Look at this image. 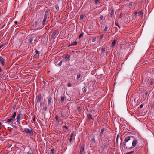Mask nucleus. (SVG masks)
<instances>
[{
	"mask_svg": "<svg viewBox=\"0 0 154 154\" xmlns=\"http://www.w3.org/2000/svg\"><path fill=\"white\" fill-rule=\"evenodd\" d=\"M131 136H128L125 137L124 140L125 142H123L121 143V147L122 149H124L125 150L127 149H131L135 147L138 141L137 140L135 139L133 140L132 143V145L131 147L128 148L126 146V142H128L131 139Z\"/></svg>",
	"mask_w": 154,
	"mask_h": 154,
	"instance_id": "obj_1",
	"label": "nucleus"
},
{
	"mask_svg": "<svg viewBox=\"0 0 154 154\" xmlns=\"http://www.w3.org/2000/svg\"><path fill=\"white\" fill-rule=\"evenodd\" d=\"M23 119V115L21 113H19L17 115V122L19 124L20 121Z\"/></svg>",
	"mask_w": 154,
	"mask_h": 154,
	"instance_id": "obj_2",
	"label": "nucleus"
},
{
	"mask_svg": "<svg viewBox=\"0 0 154 154\" xmlns=\"http://www.w3.org/2000/svg\"><path fill=\"white\" fill-rule=\"evenodd\" d=\"M24 131L26 133L28 134L30 136H32L33 135V132L31 130L25 128L24 129Z\"/></svg>",
	"mask_w": 154,
	"mask_h": 154,
	"instance_id": "obj_3",
	"label": "nucleus"
},
{
	"mask_svg": "<svg viewBox=\"0 0 154 154\" xmlns=\"http://www.w3.org/2000/svg\"><path fill=\"white\" fill-rule=\"evenodd\" d=\"M147 82L148 83H146V84L149 87L154 84V79L152 78L149 79Z\"/></svg>",
	"mask_w": 154,
	"mask_h": 154,
	"instance_id": "obj_4",
	"label": "nucleus"
},
{
	"mask_svg": "<svg viewBox=\"0 0 154 154\" xmlns=\"http://www.w3.org/2000/svg\"><path fill=\"white\" fill-rule=\"evenodd\" d=\"M50 11V9L49 8H48L46 10L44 14V18H45V19H47L48 17L49 18L48 15L49 14Z\"/></svg>",
	"mask_w": 154,
	"mask_h": 154,
	"instance_id": "obj_5",
	"label": "nucleus"
},
{
	"mask_svg": "<svg viewBox=\"0 0 154 154\" xmlns=\"http://www.w3.org/2000/svg\"><path fill=\"white\" fill-rule=\"evenodd\" d=\"M60 114L61 115V116L63 118L65 119H66L67 116L65 112L64 111H63L60 113Z\"/></svg>",
	"mask_w": 154,
	"mask_h": 154,
	"instance_id": "obj_6",
	"label": "nucleus"
},
{
	"mask_svg": "<svg viewBox=\"0 0 154 154\" xmlns=\"http://www.w3.org/2000/svg\"><path fill=\"white\" fill-rule=\"evenodd\" d=\"M48 105H51L52 102V98L50 96H49L48 97Z\"/></svg>",
	"mask_w": 154,
	"mask_h": 154,
	"instance_id": "obj_7",
	"label": "nucleus"
},
{
	"mask_svg": "<svg viewBox=\"0 0 154 154\" xmlns=\"http://www.w3.org/2000/svg\"><path fill=\"white\" fill-rule=\"evenodd\" d=\"M85 145L84 144H82L80 148V152L81 154H82L84 150V148H85Z\"/></svg>",
	"mask_w": 154,
	"mask_h": 154,
	"instance_id": "obj_8",
	"label": "nucleus"
},
{
	"mask_svg": "<svg viewBox=\"0 0 154 154\" xmlns=\"http://www.w3.org/2000/svg\"><path fill=\"white\" fill-rule=\"evenodd\" d=\"M0 61L1 64L4 66L5 64V60L1 56H0Z\"/></svg>",
	"mask_w": 154,
	"mask_h": 154,
	"instance_id": "obj_9",
	"label": "nucleus"
},
{
	"mask_svg": "<svg viewBox=\"0 0 154 154\" xmlns=\"http://www.w3.org/2000/svg\"><path fill=\"white\" fill-rule=\"evenodd\" d=\"M110 14L111 15V17H113L115 19V17H114V9L111 8L110 10Z\"/></svg>",
	"mask_w": 154,
	"mask_h": 154,
	"instance_id": "obj_10",
	"label": "nucleus"
},
{
	"mask_svg": "<svg viewBox=\"0 0 154 154\" xmlns=\"http://www.w3.org/2000/svg\"><path fill=\"white\" fill-rule=\"evenodd\" d=\"M57 31H54L51 36V39H54V37L57 35Z\"/></svg>",
	"mask_w": 154,
	"mask_h": 154,
	"instance_id": "obj_11",
	"label": "nucleus"
},
{
	"mask_svg": "<svg viewBox=\"0 0 154 154\" xmlns=\"http://www.w3.org/2000/svg\"><path fill=\"white\" fill-rule=\"evenodd\" d=\"M69 59L70 56L68 54H66V55L65 57V60L66 61H69Z\"/></svg>",
	"mask_w": 154,
	"mask_h": 154,
	"instance_id": "obj_12",
	"label": "nucleus"
},
{
	"mask_svg": "<svg viewBox=\"0 0 154 154\" xmlns=\"http://www.w3.org/2000/svg\"><path fill=\"white\" fill-rule=\"evenodd\" d=\"M78 42L76 40H75L71 44H70L69 46H76L77 45Z\"/></svg>",
	"mask_w": 154,
	"mask_h": 154,
	"instance_id": "obj_13",
	"label": "nucleus"
},
{
	"mask_svg": "<svg viewBox=\"0 0 154 154\" xmlns=\"http://www.w3.org/2000/svg\"><path fill=\"white\" fill-rule=\"evenodd\" d=\"M39 23H40L38 22V21H35V27L37 28V29L39 27Z\"/></svg>",
	"mask_w": 154,
	"mask_h": 154,
	"instance_id": "obj_14",
	"label": "nucleus"
},
{
	"mask_svg": "<svg viewBox=\"0 0 154 154\" xmlns=\"http://www.w3.org/2000/svg\"><path fill=\"white\" fill-rule=\"evenodd\" d=\"M87 116L89 120L92 119L93 120H94L91 115L90 114H87Z\"/></svg>",
	"mask_w": 154,
	"mask_h": 154,
	"instance_id": "obj_15",
	"label": "nucleus"
},
{
	"mask_svg": "<svg viewBox=\"0 0 154 154\" xmlns=\"http://www.w3.org/2000/svg\"><path fill=\"white\" fill-rule=\"evenodd\" d=\"M42 99V97L41 95L40 94L38 97V99H37V102L40 103L41 102Z\"/></svg>",
	"mask_w": 154,
	"mask_h": 154,
	"instance_id": "obj_16",
	"label": "nucleus"
},
{
	"mask_svg": "<svg viewBox=\"0 0 154 154\" xmlns=\"http://www.w3.org/2000/svg\"><path fill=\"white\" fill-rule=\"evenodd\" d=\"M116 42V39H114L113 40L111 44V47H113L115 45Z\"/></svg>",
	"mask_w": 154,
	"mask_h": 154,
	"instance_id": "obj_17",
	"label": "nucleus"
},
{
	"mask_svg": "<svg viewBox=\"0 0 154 154\" xmlns=\"http://www.w3.org/2000/svg\"><path fill=\"white\" fill-rule=\"evenodd\" d=\"M138 15L140 16V17H142L143 16V11H140L138 13Z\"/></svg>",
	"mask_w": 154,
	"mask_h": 154,
	"instance_id": "obj_18",
	"label": "nucleus"
},
{
	"mask_svg": "<svg viewBox=\"0 0 154 154\" xmlns=\"http://www.w3.org/2000/svg\"><path fill=\"white\" fill-rule=\"evenodd\" d=\"M33 41H35V40L34 39V38L33 37L30 38L29 41V43L30 44H32L33 43L32 42Z\"/></svg>",
	"mask_w": 154,
	"mask_h": 154,
	"instance_id": "obj_19",
	"label": "nucleus"
},
{
	"mask_svg": "<svg viewBox=\"0 0 154 154\" xmlns=\"http://www.w3.org/2000/svg\"><path fill=\"white\" fill-rule=\"evenodd\" d=\"M59 118L58 116L57 115H56L55 117L56 121L59 123V122H60V120H59Z\"/></svg>",
	"mask_w": 154,
	"mask_h": 154,
	"instance_id": "obj_20",
	"label": "nucleus"
},
{
	"mask_svg": "<svg viewBox=\"0 0 154 154\" xmlns=\"http://www.w3.org/2000/svg\"><path fill=\"white\" fill-rule=\"evenodd\" d=\"M14 120L13 118H10V119H7V120L6 121L8 123H10V122H13L14 121Z\"/></svg>",
	"mask_w": 154,
	"mask_h": 154,
	"instance_id": "obj_21",
	"label": "nucleus"
},
{
	"mask_svg": "<svg viewBox=\"0 0 154 154\" xmlns=\"http://www.w3.org/2000/svg\"><path fill=\"white\" fill-rule=\"evenodd\" d=\"M106 146L105 144H104L102 146V150H106Z\"/></svg>",
	"mask_w": 154,
	"mask_h": 154,
	"instance_id": "obj_22",
	"label": "nucleus"
},
{
	"mask_svg": "<svg viewBox=\"0 0 154 154\" xmlns=\"http://www.w3.org/2000/svg\"><path fill=\"white\" fill-rule=\"evenodd\" d=\"M16 115V112H14L13 114L11 116V118H13V119L15 118Z\"/></svg>",
	"mask_w": 154,
	"mask_h": 154,
	"instance_id": "obj_23",
	"label": "nucleus"
},
{
	"mask_svg": "<svg viewBox=\"0 0 154 154\" xmlns=\"http://www.w3.org/2000/svg\"><path fill=\"white\" fill-rule=\"evenodd\" d=\"M141 149V146H137L135 148V150L136 151H139Z\"/></svg>",
	"mask_w": 154,
	"mask_h": 154,
	"instance_id": "obj_24",
	"label": "nucleus"
},
{
	"mask_svg": "<svg viewBox=\"0 0 154 154\" xmlns=\"http://www.w3.org/2000/svg\"><path fill=\"white\" fill-rule=\"evenodd\" d=\"M84 17H85L84 15L81 14L80 15V18H79L80 20H82L84 19Z\"/></svg>",
	"mask_w": 154,
	"mask_h": 154,
	"instance_id": "obj_25",
	"label": "nucleus"
},
{
	"mask_svg": "<svg viewBox=\"0 0 154 154\" xmlns=\"http://www.w3.org/2000/svg\"><path fill=\"white\" fill-rule=\"evenodd\" d=\"M104 36V35L103 34H101L100 36V40H99L100 41L102 40Z\"/></svg>",
	"mask_w": 154,
	"mask_h": 154,
	"instance_id": "obj_26",
	"label": "nucleus"
},
{
	"mask_svg": "<svg viewBox=\"0 0 154 154\" xmlns=\"http://www.w3.org/2000/svg\"><path fill=\"white\" fill-rule=\"evenodd\" d=\"M47 19H46V18L45 19V18H44V19L42 22V23L43 25L45 24L46 21V20Z\"/></svg>",
	"mask_w": 154,
	"mask_h": 154,
	"instance_id": "obj_27",
	"label": "nucleus"
},
{
	"mask_svg": "<svg viewBox=\"0 0 154 154\" xmlns=\"http://www.w3.org/2000/svg\"><path fill=\"white\" fill-rule=\"evenodd\" d=\"M104 131H105L104 128H103L101 129V135H100V136H101V135H103V133H104Z\"/></svg>",
	"mask_w": 154,
	"mask_h": 154,
	"instance_id": "obj_28",
	"label": "nucleus"
},
{
	"mask_svg": "<svg viewBox=\"0 0 154 154\" xmlns=\"http://www.w3.org/2000/svg\"><path fill=\"white\" fill-rule=\"evenodd\" d=\"M66 98L64 96H62L61 97V102H63L65 99Z\"/></svg>",
	"mask_w": 154,
	"mask_h": 154,
	"instance_id": "obj_29",
	"label": "nucleus"
},
{
	"mask_svg": "<svg viewBox=\"0 0 154 154\" xmlns=\"http://www.w3.org/2000/svg\"><path fill=\"white\" fill-rule=\"evenodd\" d=\"M105 18L103 15H101L100 18V20L101 21L102 20H104Z\"/></svg>",
	"mask_w": 154,
	"mask_h": 154,
	"instance_id": "obj_30",
	"label": "nucleus"
},
{
	"mask_svg": "<svg viewBox=\"0 0 154 154\" xmlns=\"http://www.w3.org/2000/svg\"><path fill=\"white\" fill-rule=\"evenodd\" d=\"M54 149H51L50 154H54Z\"/></svg>",
	"mask_w": 154,
	"mask_h": 154,
	"instance_id": "obj_31",
	"label": "nucleus"
},
{
	"mask_svg": "<svg viewBox=\"0 0 154 154\" xmlns=\"http://www.w3.org/2000/svg\"><path fill=\"white\" fill-rule=\"evenodd\" d=\"M34 58H35L36 59H38L39 57V55H38L37 54H35L33 56Z\"/></svg>",
	"mask_w": 154,
	"mask_h": 154,
	"instance_id": "obj_32",
	"label": "nucleus"
},
{
	"mask_svg": "<svg viewBox=\"0 0 154 154\" xmlns=\"http://www.w3.org/2000/svg\"><path fill=\"white\" fill-rule=\"evenodd\" d=\"M55 8L56 9L57 11H58L59 9V6L57 4L55 6Z\"/></svg>",
	"mask_w": 154,
	"mask_h": 154,
	"instance_id": "obj_33",
	"label": "nucleus"
},
{
	"mask_svg": "<svg viewBox=\"0 0 154 154\" xmlns=\"http://www.w3.org/2000/svg\"><path fill=\"white\" fill-rule=\"evenodd\" d=\"M81 76V75L80 74H78L77 76V79L78 80L79 79Z\"/></svg>",
	"mask_w": 154,
	"mask_h": 154,
	"instance_id": "obj_34",
	"label": "nucleus"
},
{
	"mask_svg": "<svg viewBox=\"0 0 154 154\" xmlns=\"http://www.w3.org/2000/svg\"><path fill=\"white\" fill-rule=\"evenodd\" d=\"M86 91V88L85 86L83 88V93H85Z\"/></svg>",
	"mask_w": 154,
	"mask_h": 154,
	"instance_id": "obj_35",
	"label": "nucleus"
},
{
	"mask_svg": "<svg viewBox=\"0 0 154 154\" xmlns=\"http://www.w3.org/2000/svg\"><path fill=\"white\" fill-rule=\"evenodd\" d=\"M83 35H84L83 33H82V32H81V33L80 34V35H79V39H80V38L81 37H82V36H83Z\"/></svg>",
	"mask_w": 154,
	"mask_h": 154,
	"instance_id": "obj_36",
	"label": "nucleus"
},
{
	"mask_svg": "<svg viewBox=\"0 0 154 154\" xmlns=\"http://www.w3.org/2000/svg\"><path fill=\"white\" fill-rule=\"evenodd\" d=\"M99 1H100V0H95V1H94L95 3L96 4H97L99 3H100V2H99Z\"/></svg>",
	"mask_w": 154,
	"mask_h": 154,
	"instance_id": "obj_37",
	"label": "nucleus"
},
{
	"mask_svg": "<svg viewBox=\"0 0 154 154\" xmlns=\"http://www.w3.org/2000/svg\"><path fill=\"white\" fill-rule=\"evenodd\" d=\"M92 140L94 143L96 142V140L94 136V137H93V138H92Z\"/></svg>",
	"mask_w": 154,
	"mask_h": 154,
	"instance_id": "obj_38",
	"label": "nucleus"
},
{
	"mask_svg": "<svg viewBox=\"0 0 154 154\" xmlns=\"http://www.w3.org/2000/svg\"><path fill=\"white\" fill-rule=\"evenodd\" d=\"M134 152V151H132L130 152H127V153H125L124 154H131L133 153Z\"/></svg>",
	"mask_w": 154,
	"mask_h": 154,
	"instance_id": "obj_39",
	"label": "nucleus"
},
{
	"mask_svg": "<svg viewBox=\"0 0 154 154\" xmlns=\"http://www.w3.org/2000/svg\"><path fill=\"white\" fill-rule=\"evenodd\" d=\"M119 137V134H118L117 135V137H116V143H118Z\"/></svg>",
	"mask_w": 154,
	"mask_h": 154,
	"instance_id": "obj_40",
	"label": "nucleus"
},
{
	"mask_svg": "<svg viewBox=\"0 0 154 154\" xmlns=\"http://www.w3.org/2000/svg\"><path fill=\"white\" fill-rule=\"evenodd\" d=\"M105 48H103L101 50V51L102 53H103L105 52Z\"/></svg>",
	"mask_w": 154,
	"mask_h": 154,
	"instance_id": "obj_41",
	"label": "nucleus"
},
{
	"mask_svg": "<svg viewBox=\"0 0 154 154\" xmlns=\"http://www.w3.org/2000/svg\"><path fill=\"white\" fill-rule=\"evenodd\" d=\"M108 29V27L107 26H106L105 27L104 31H106Z\"/></svg>",
	"mask_w": 154,
	"mask_h": 154,
	"instance_id": "obj_42",
	"label": "nucleus"
},
{
	"mask_svg": "<svg viewBox=\"0 0 154 154\" xmlns=\"http://www.w3.org/2000/svg\"><path fill=\"white\" fill-rule=\"evenodd\" d=\"M35 53L36 54H38V55H39L40 54L39 52L37 50H35Z\"/></svg>",
	"mask_w": 154,
	"mask_h": 154,
	"instance_id": "obj_43",
	"label": "nucleus"
},
{
	"mask_svg": "<svg viewBox=\"0 0 154 154\" xmlns=\"http://www.w3.org/2000/svg\"><path fill=\"white\" fill-rule=\"evenodd\" d=\"M42 106H43V102H42L41 103H40V108H41V109L42 108Z\"/></svg>",
	"mask_w": 154,
	"mask_h": 154,
	"instance_id": "obj_44",
	"label": "nucleus"
},
{
	"mask_svg": "<svg viewBox=\"0 0 154 154\" xmlns=\"http://www.w3.org/2000/svg\"><path fill=\"white\" fill-rule=\"evenodd\" d=\"M74 134V132H72L71 133V134H70V137L71 138H72V137H73V135Z\"/></svg>",
	"mask_w": 154,
	"mask_h": 154,
	"instance_id": "obj_45",
	"label": "nucleus"
},
{
	"mask_svg": "<svg viewBox=\"0 0 154 154\" xmlns=\"http://www.w3.org/2000/svg\"><path fill=\"white\" fill-rule=\"evenodd\" d=\"M62 61H61L58 64V65L60 66L62 64Z\"/></svg>",
	"mask_w": 154,
	"mask_h": 154,
	"instance_id": "obj_46",
	"label": "nucleus"
},
{
	"mask_svg": "<svg viewBox=\"0 0 154 154\" xmlns=\"http://www.w3.org/2000/svg\"><path fill=\"white\" fill-rule=\"evenodd\" d=\"M115 24H116V26H118V27H119V29L120 28H121L120 26H119L118 24H117V23H116V22H115Z\"/></svg>",
	"mask_w": 154,
	"mask_h": 154,
	"instance_id": "obj_47",
	"label": "nucleus"
},
{
	"mask_svg": "<svg viewBox=\"0 0 154 154\" xmlns=\"http://www.w3.org/2000/svg\"><path fill=\"white\" fill-rule=\"evenodd\" d=\"M63 128L65 129H66L67 130H68V128L66 126H64L63 127Z\"/></svg>",
	"mask_w": 154,
	"mask_h": 154,
	"instance_id": "obj_48",
	"label": "nucleus"
},
{
	"mask_svg": "<svg viewBox=\"0 0 154 154\" xmlns=\"http://www.w3.org/2000/svg\"><path fill=\"white\" fill-rule=\"evenodd\" d=\"M96 40V38H94L92 40V42H94Z\"/></svg>",
	"mask_w": 154,
	"mask_h": 154,
	"instance_id": "obj_49",
	"label": "nucleus"
},
{
	"mask_svg": "<svg viewBox=\"0 0 154 154\" xmlns=\"http://www.w3.org/2000/svg\"><path fill=\"white\" fill-rule=\"evenodd\" d=\"M151 109H154V105L153 104V105H152L151 106Z\"/></svg>",
	"mask_w": 154,
	"mask_h": 154,
	"instance_id": "obj_50",
	"label": "nucleus"
},
{
	"mask_svg": "<svg viewBox=\"0 0 154 154\" xmlns=\"http://www.w3.org/2000/svg\"><path fill=\"white\" fill-rule=\"evenodd\" d=\"M67 85L68 87H70L71 86V85L70 83L67 84Z\"/></svg>",
	"mask_w": 154,
	"mask_h": 154,
	"instance_id": "obj_51",
	"label": "nucleus"
},
{
	"mask_svg": "<svg viewBox=\"0 0 154 154\" xmlns=\"http://www.w3.org/2000/svg\"><path fill=\"white\" fill-rule=\"evenodd\" d=\"M132 4V2H130L129 4V6H131Z\"/></svg>",
	"mask_w": 154,
	"mask_h": 154,
	"instance_id": "obj_52",
	"label": "nucleus"
},
{
	"mask_svg": "<svg viewBox=\"0 0 154 154\" xmlns=\"http://www.w3.org/2000/svg\"><path fill=\"white\" fill-rule=\"evenodd\" d=\"M27 154H32V153L30 151H29L27 152Z\"/></svg>",
	"mask_w": 154,
	"mask_h": 154,
	"instance_id": "obj_53",
	"label": "nucleus"
},
{
	"mask_svg": "<svg viewBox=\"0 0 154 154\" xmlns=\"http://www.w3.org/2000/svg\"><path fill=\"white\" fill-rule=\"evenodd\" d=\"M4 45H2L0 46V49L1 48H2V47L4 46Z\"/></svg>",
	"mask_w": 154,
	"mask_h": 154,
	"instance_id": "obj_54",
	"label": "nucleus"
},
{
	"mask_svg": "<svg viewBox=\"0 0 154 154\" xmlns=\"http://www.w3.org/2000/svg\"><path fill=\"white\" fill-rule=\"evenodd\" d=\"M72 138H71V137H70V139H69V142H71V141H72Z\"/></svg>",
	"mask_w": 154,
	"mask_h": 154,
	"instance_id": "obj_55",
	"label": "nucleus"
},
{
	"mask_svg": "<svg viewBox=\"0 0 154 154\" xmlns=\"http://www.w3.org/2000/svg\"><path fill=\"white\" fill-rule=\"evenodd\" d=\"M44 110L45 111L46 110H47V107L45 106V108H44Z\"/></svg>",
	"mask_w": 154,
	"mask_h": 154,
	"instance_id": "obj_56",
	"label": "nucleus"
},
{
	"mask_svg": "<svg viewBox=\"0 0 154 154\" xmlns=\"http://www.w3.org/2000/svg\"><path fill=\"white\" fill-rule=\"evenodd\" d=\"M143 105H142V104H141V105H140V107L141 108H143Z\"/></svg>",
	"mask_w": 154,
	"mask_h": 154,
	"instance_id": "obj_57",
	"label": "nucleus"
},
{
	"mask_svg": "<svg viewBox=\"0 0 154 154\" xmlns=\"http://www.w3.org/2000/svg\"><path fill=\"white\" fill-rule=\"evenodd\" d=\"M35 117H34L33 119V120L34 122H35Z\"/></svg>",
	"mask_w": 154,
	"mask_h": 154,
	"instance_id": "obj_58",
	"label": "nucleus"
},
{
	"mask_svg": "<svg viewBox=\"0 0 154 154\" xmlns=\"http://www.w3.org/2000/svg\"><path fill=\"white\" fill-rule=\"evenodd\" d=\"M14 23H15V24H17V23H18V22H17V21H15V22H14Z\"/></svg>",
	"mask_w": 154,
	"mask_h": 154,
	"instance_id": "obj_59",
	"label": "nucleus"
},
{
	"mask_svg": "<svg viewBox=\"0 0 154 154\" xmlns=\"http://www.w3.org/2000/svg\"><path fill=\"white\" fill-rule=\"evenodd\" d=\"M148 93V92L147 91H146L145 93V94L146 95H147V94Z\"/></svg>",
	"mask_w": 154,
	"mask_h": 154,
	"instance_id": "obj_60",
	"label": "nucleus"
},
{
	"mask_svg": "<svg viewBox=\"0 0 154 154\" xmlns=\"http://www.w3.org/2000/svg\"><path fill=\"white\" fill-rule=\"evenodd\" d=\"M77 109H78V110H80V107H79V106H78L77 107Z\"/></svg>",
	"mask_w": 154,
	"mask_h": 154,
	"instance_id": "obj_61",
	"label": "nucleus"
},
{
	"mask_svg": "<svg viewBox=\"0 0 154 154\" xmlns=\"http://www.w3.org/2000/svg\"><path fill=\"white\" fill-rule=\"evenodd\" d=\"M1 122H0V129L1 128Z\"/></svg>",
	"mask_w": 154,
	"mask_h": 154,
	"instance_id": "obj_62",
	"label": "nucleus"
},
{
	"mask_svg": "<svg viewBox=\"0 0 154 154\" xmlns=\"http://www.w3.org/2000/svg\"><path fill=\"white\" fill-rule=\"evenodd\" d=\"M2 71V69H1V68L0 66V72H1Z\"/></svg>",
	"mask_w": 154,
	"mask_h": 154,
	"instance_id": "obj_63",
	"label": "nucleus"
},
{
	"mask_svg": "<svg viewBox=\"0 0 154 154\" xmlns=\"http://www.w3.org/2000/svg\"><path fill=\"white\" fill-rule=\"evenodd\" d=\"M15 107H16V106H13V108L14 109H15Z\"/></svg>",
	"mask_w": 154,
	"mask_h": 154,
	"instance_id": "obj_64",
	"label": "nucleus"
}]
</instances>
